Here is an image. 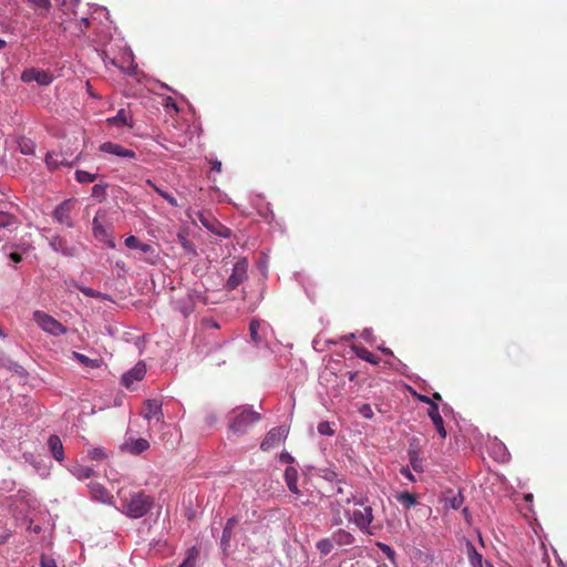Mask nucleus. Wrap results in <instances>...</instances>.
<instances>
[{
    "instance_id": "1",
    "label": "nucleus",
    "mask_w": 567,
    "mask_h": 567,
    "mask_svg": "<svg viewBox=\"0 0 567 567\" xmlns=\"http://www.w3.org/2000/svg\"><path fill=\"white\" fill-rule=\"evenodd\" d=\"M154 505L152 496L145 492H133L128 496L121 497L118 511L125 516L137 519L145 516Z\"/></svg>"
},
{
    "instance_id": "2",
    "label": "nucleus",
    "mask_w": 567,
    "mask_h": 567,
    "mask_svg": "<svg viewBox=\"0 0 567 567\" xmlns=\"http://www.w3.org/2000/svg\"><path fill=\"white\" fill-rule=\"evenodd\" d=\"M260 420V414L248 406H239L228 415L229 430L238 435L245 434L248 429Z\"/></svg>"
},
{
    "instance_id": "3",
    "label": "nucleus",
    "mask_w": 567,
    "mask_h": 567,
    "mask_svg": "<svg viewBox=\"0 0 567 567\" xmlns=\"http://www.w3.org/2000/svg\"><path fill=\"white\" fill-rule=\"evenodd\" d=\"M351 502H353L354 505L362 506L363 508L354 511L351 516L349 511H346V516L349 520H352L360 530L367 533L373 520L372 507L364 505L363 497H352Z\"/></svg>"
},
{
    "instance_id": "4",
    "label": "nucleus",
    "mask_w": 567,
    "mask_h": 567,
    "mask_svg": "<svg viewBox=\"0 0 567 567\" xmlns=\"http://www.w3.org/2000/svg\"><path fill=\"white\" fill-rule=\"evenodd\" d=\"M34 321L48 333L52 336H62L66 332V328L50 315L35 311L33 313Z\"/></svg>"
},
{
    "instance_id": "5",
    "label": "nucleus",
    "mask_w": 567,
    "mask_h": 567,
    "mask_svg": "<svg viewBox=\"0 0 567 567\" xmlns=\"http://www.w3.org/2000/svg\"><path fill=\"white\" fill-rule=\"evenodd\" d=\"M53 74L49 71L29 68L21 73V81L24 83L37 82L39 85L45 86L53 82Z\"/></svg>"
},
{
    "instance_id": "6",
    "label": "nucleus",
    "mask_w": 567,
    "mask_h": 567,
    "mask_svg": "<svg viewBox=\"0 0 567 567\" xmlns=\"http://www.w3.org/2000/svg\"><path fill=\"white\" fill-rule=\"evenodd\" d=\"M288 436V429L285 425H280L271 429L262 440L260 447L264 451L278 447Z\"/></svg>"
},
{
    "instance_id": "7",
    "label": "nucleus",
    "mask_w": 567,
    "mask_h": 567,
    "mask_svg": "<svg viewBox=\"0 0 567 567\" xmlns=\"http://www.w3.org/2000/svg\"><path fill=\"white\" fill-rule=\"evenodd\" d=\"M125 246L130 249H138L144 255V260L151 265H154L157 262L158 255L156 254L155 249L145 243L140 241L135 236L131 235L125 238Z\"/></svg>"
},
{
    "instance_id": "8",
    "label": "nucleus",
    "mask_w": 567,
    "mask_h": 567,
    "mask_svg": "<svg viewBox=\"0 0 567 567\" xmlns=\"http://www.w3.org/2000/svg\"><path fill=\"white\" fill-rule=\"evenodd\" d=\"M248 262L245 258L238 260L233 268V272L229 276L226 288L228 290L236 289L240 284L247 279Z\"/></svg>"
},
{
    "instance_id": "9",
    "label": "nucleus",
    "mask_w": 567,
    "mask_h": 567,
    "mask_svg": "<svg viewBox=\"0 0 567 567\" xmlns=\"http://www.w3.org/2000/svg\"><path fill=\"white\" fill-rule=\"evenodd\" d=\"M74 199H66L62 202L60 205H58L56 208L53 210L54 220L69 228L73 227L71 213L74 208Z\"/></svg>"
},
{
    "instance_id": "10",
    "label": "nucleus",
    "mask_w": 567,
    "mask_h": 567,
    "mask_svg": "<svg viewBox=\"0 0 567 567\" xmlns=\"http://www.w3.org/2000/svg\"><path fill=\"white\" fill-rule=\"evenodd\" d=\"M412 393L414 395H416L420 401L430 404V409L427 411L429 417L433 422L434 426L441 425L444 421H443V419L441 416V413H440V410H439V404H437V402L442 401V398H441L440 393L434 392V398L433 399H430V398H427L425 395H421V394H419V392H412Z\"/></svg>"
},
{
    "instance_id": "11",
    "label": "nucleus",
    "mask_w": 567,
    "mask_h": 567,
    "mask_svg": "<svg viewBox=\"0 0 567 567\" xmlns=\"http://www.w3.org/2000/svg\"><path fill=\"white\" fill-rule=\"evenodd\" d=\"M146 374V364L142 361L137 362L130 371L123 374L122 384L125 388L133 386L135 381H141Z\"/></svg>"
},
{
    "instance_id": "12",
    "label": "nucleus",
    "mask_w": 567,
    "mask_h": 567,
    "mask_svg": "<svg viewBox=\"0 0 567 567\" xmlns=\"http://www.w3.org/2000/svg\"><path fill=\"white\" fill-rule=\"evenodd\" d=\"M237 523L238 520L235 517H231L226 522V525L223 529V535L220 538V548L225 556H228L233 553L230 539L233 537V529L237 525Z\"/></svg>"
},
{
    "instance_id": "13",
    "label": "nucleus",
    "mask_w": 567,
    "mask_h": 567,
    "mask_svg": "<svg viewBox=\"0 0 567 567\" xmlns=\"http://www.w3.org/2000/svg\"><path fill=\"white\" fill-rule=\"evenodd\" d=\"M100 151L103 153H109L118 157L124 158H136V153L132 150L125 148L122 145L113 142H105L100 145Z\"/></svg>"
},
{
    "instance_id": "14",
    "label": "nucleus",
    "mask_w": 567,
    "mask_h": 567,
    "mask_svg": "<svg viewBox=\"0 0 567 567\" xmlns=\"http://www.w3.org/2000/svg\"><path fill=\"white\" fill-rule=\"evenodd\" d=\"M87 488L91 497L94 501L101 502L103 504L112 505L113 496L109 493V491L97 482H91L87 484Z\"/></svg>"
},
{
    "instance_id": "15",
    "label": "nucleus",
    "mask_w": 567,
    "mask_h": 567,
    "mask_svg": "<svg viewBox=\"0 0 567 567\" xmlns=\"http://www.w3.org/2000/svg\"><path fill=\"white\" fill-rule=\"evenodd\" d=\"M19 218L8 212L0 210V241L4 238L6 231H12L20 226Z\"/></svg>"
},
{
    "instance_id": "16",
    "label": "nucleus",
    "mask_w": 567,
    "mask_h": 567,
    "mask_svg": "<svg viewBox=\"0 0 567 567\" xmlns=\"http://www.w3.org/2000/svg\"><path fill=\"white\" fill-rule=\"evenodd\" d=\"M150 443L145 439H130L122 445V450L133 455H140L148 450Z\"/></svg>"
},
{
    "instance_id": "17",
    "label": "nucleus",
    "mask_w": 567,
    "mask_h": 567,
    "mask_svg": "<svg viewBox=\"0 0 567 567\" xmlns=\"http://www.w3.org/2000/svg\"><path fill=\"white\" fill-rule=\"evenodd\" d=\"M351 501H352L351 497H346V498H341V499H336L334 502L330 503V511L332 513V518H331L332 526L342 525L343 518L341 516V507L344 504H350Z\"/></svg>"
},
{
    "instance_id": "18",
    "label": "nucleus",
    "mask_w": 567,
    "mask_h": 567,
    "mask_svg": "<svg viewBox=\"0 0 567 567\" xmlns=\"http://www.w3.org/2000/svg\"><path fill=\"white\" fill-rule=\"evenodd\" d=\"M143 416L147 420L162 417V402L158 400H147L143 410Z\"/></svg>"
},
{
    "instance_id": "19",
    "label": "nucleus",
    "mask_w": 567,
    "mask_h": 567,
    "mask_svg": "<svg viewBox=\"0 0 567 567\" xmlns=\"http://www.w3.org/2000/svg\"><path fill=\"white\" fill-rule=\"evenodd\" d=\"M48 446L52 453V456L58 462H62L64 460L63 444L58 435H50L48 440Z\"/></svg>"
},
{
    "instance_id": "20",
    "label": "nucleus",
    "mask_w": 567,
    "mask_h": 567,
    "mask_svg": "<svg viewBox=\"0 0 567 567\" xmlns=\"http://www.w3.org/2000/svg\"><path fill=\"white\" fill-rule=\"evenodd\" d=\"M106 123L112 126L133 127L132 116L124 109H121L115 116L109 117Z\"/></svg>"
},
{
    "instance_id": "21",
    "label": "nucleus",
    "mask_w": 567,
    "mask_h": 567,
    "mask_svg": "<svg viewBox=\"0 0 567 567\" xmlns=\"http://www.w3.org/2000/svg\"><path fill=\"white\" fill-rule=\"evenodd\" d=\"M285 482L289 488V491L296 495H298L299 488L297 485L298 482V471L293 466H288L285 471Z\"/></svg>"
},
{
    "instance_id": "22",
    "label": "nucleus",
    "mask_w": 567,
    "mask_h": 567,
    "mask_svg": "<svg viewBox=\"0 0 567 567\" xmlns=\"http://www.w3.org/2000/svg\"><path fill=\"white\" fill-rule=\"evenodd\" d=\"M491 454L498 462L506 463L509 461V453L502 442H494L492 444Z\"/></svg>"
},
{
    "instance_id": "23",
    "label": "nucleus",
    "mask_w": 567,
    "mask_h": 567,
    "mask_svg": "<svg viewBox=\"0 0 567 567\" xmlns=\"http://www.w3.org/2000/svg\"><path fill=\"white\" fill-rule=\"evenodd\" d=\"M199 220L202 221V224L208 228L209 230L218 234L219 236H223V237H228L229 236V233L230 230L228 228H225L220 225H218V227H220V230H218L215 225H217V221L214 220L213 218L209 219L208 217H206L204 214H199Z\"/></svg>"
},
{
    "instance_id": "24",
    "label": "nucleus",
    "mask_w": 567,
    "mask_h": 567,
    "mask_svg": "<svg viewBox=\"0 0 567 567\" xmlns=\"http://www.w3.org/2000/svg\"><path fill=\"white\" fill-rule=\"evenodd\" d=\"M466 553L472 567H483V557L471 542H466Z\"/></svg>"
},
{
    "instance_id": "25",
    "label": "nucleus",
    "mask_w": 567,
    "mask_h": 567,
    "mask_svg": "<svg viewBox=\"0 0 567 567\" xmlns=\"http://www.w3.org/2000/svg\"><path fill=\"white\" fill-rule=\"evenodd\" d=\"M194 295H187L177 301V308L184 317H188L194 311Z\"/></svg>"
},
{
    "instance_id": "26",
    "label": "nucleus",
    "mask_w": 567,
    "mask_h": 567,
    "mask_svg": "<svg viewBox=\"0 0 567 567\" xmlns=\"http://www.w3.org/2000/svg\"><path fill=\"white\" fill-rule=\"evenodd\" d=\"M73 358L78 360L82 365L89 368V369H96L101 367L102 360L101 359H91L80 352H73Z\"/></svg>"
},
{
    "instance_id": "27",
    "label": "nucleus",
    "mask_w": 567,
    "mask_h": 567,
    "mask_svg": "<svg viewBox=\"0 0 567 567\" xmlns=\"http://www.w3.org/2000/svg\"><path fill=\"white\" fill-rule=\"evenodd\" d=\"M332 539L339 545H352L354 543L353 535L344 529H338L333 534Z\"/></svg>"
},
{
    "instance_id": "28",
    "label": "nucleus",
    "mask_w": 567,
    "mask_h": 567,
    "mask_svg": "<svg viewBox=\"0 0 567 567\" xmlns=\"http://www.w3.org/2000/svg\"><path fill=\"white\" fill-rule=\"evenodd\" d=\"M61 155L54 152H48L45 155V164L49 169H56L61 165H66L64 159H60Z\"/></svg>"
},
{
    "instance_id": "29",
    "label": "nucleus",
    "mask_w": 567,
    "mask_h": 567,
    "mask_svg": "<svg viewBox=\"0 0 567 567\" xmlns=\"http://www.w3.org/2000/svg\"><path fill=\"white\" fill-rule=\"evenodd\" d=\"M18 147L24 155H33L35 152V143L27 137H22L18 141Z\"/></svg>"
},
{
    "instance_id": "30",
    "label": "nucleus",
    "mask_w": 567,
    "mask_h": 567,
    "mask_svg": "<svg viewBox=\"0 0 567 567\" xmlns=\"http://www.w3.org/2000/svg\"><path fill=\"white\" fill-rule=\"evenodd\" d=\"M71 473L79 480L89 478L94 474L92 467L84 465H75L71 468Z\"/></svg>"
},
{
    "instance_id": "31",
    "label": "nucleus",
    "mask_w": 567,
    "mask_h": 567,
    "mask_svg": "<svg viewBox=\"0 0 567 567\" xmlns=\"http://www.w3.org/2000/svg\"><path fill=\"white\" fill-rule=\"evenodd\" d=\"M198 554L199 551L196 547L189 548L187 550L185 559L178 567H196Z\"/></svg>"
},
{
    "instance_id": "32",
    "label": "nucleus",
    "mask_w": 567,
    "mask_h": 567,
    "mask_svg": "<svg viewBox=\"0 0 567 567\" xmlns=\"http://www.w3.org/2000/svg\"><path fill=\"white\" fill-rule=\"evenodd\" d=\"M96 174H92L86 171L78 169L75 172V179L81 184L93 183L96 179Z\"/></svg>"
},
{
    "instance_id": "33",
    "label": "nucleus",
    "mask_w": 567,
    "mask_h": 567,
    "mask_svg": "<svg viewBox=\"0 0 567 567\" xmlns=\"http://www.w3.org/2000/svg\"><path fill=\"white\" fill-rule=\"evenodd\" d=\"M333 539L322 538L317 543V549L321 555L327 556L333 549Z\"/></svg>"
},
{
    "instance_id": "34",
    "label": "nucleus",
    "mask_w": 567,
    "mask_h": 567,
    "mask_svg": "<svg viewBox=\"0 0 567 567\" xmlns=\"http://www.w3.org/2000/svg\"><path fill=\"white\" fill-rule=\"evenodd\" d=\"M260 324L261 322L258 319H252L249 324L250 338L256 344H259L261 341V337L258 333Z\"/></svg>"
},
{
    "instance_id": "35",
    "label": "nucleus",
    "mask_w": 567,
    "mask_h": 567,
    "mask_svg": "<svg viewBox=\"0 0 567 567\" xmlns=\"http://www.w3.org/2000/svg\"><path fill=\"white\" fill-rule=\"evenodd\" d=\"M396 499L408 508L416 504L415 496L413 494H410L409 492H403L399 494Z\"/></svg>"
},
{
    "instance_id": "36",
    "label": "nucleus",
    "mask_w": 567,
    "mask_h": 567,
    "mask_svg": "<svg viewBox=\"0 0 567 567\" xmlns=\"http://www.w3.org/2000/svg\"><path fill=\"white\" fill-rule=\"evenodd\" d=\"M93 234L99 239H104L107 236L105 227L97 217L93 219Z\"/></svg>"
},
{
    "instance_id": "37",
    "label": "nucleus",
    "mask_w": 567,
    "mask_h": 567,
    "mask_svg": "<svg viewBox=\"0 0 567 567\" xmlns=\"http://www.w3.org/2000/svg\"><path fill=\"white\" fill-rule=\"evenodd\" d=\"M410 464L415 472H423L422 460L419 457L417 452L409 451Z\"/></svg>"
},
{
    "instance_id": "38",
    "label": "nucleus",
    "mask_w": 567,
    "mask_h": 567,
    "mask_svg": "<svg viewBox=\"0 0 567 567\" xmlns=\"http://www.w3.org/2000/svg\"><path fill=\"white\" fill-rule=\"evenodd\" d=\"M87 455L91 460L103 461L107 457V453L103 447H93L87 451Z\"/></svg>"
},
{
    "instance_id": "39",
    "label": "nucleus",
    "mask_w": 567,
    "mask_h": 567,
    "mask_svg": "<svg viewBox=\"0 0 567 567\" xmlns=\"http://www.w3.org/2000/svg\"><path fill=\"white\" fill-rule=\"evenodd\" d=\"M318 433L321 435L332 436L334 435V429L332 427V424L328 421H322L318 424Z\"/></svg>"
},
{
    "instance_id": "40",
    "label": "nucleus",
    "mask_w": 567,
    "mask_h": 567,
    "mask_svg": "<svg viewBox=\"0 0 567 567\" xmlns=\"http://www.w3.org/2000/svg\"><path fill=\"white\" fill-rule=\"evenodd\" d=\"M154 190L161 196L163 197L165 200H167L172 206L174 207H177L178 206V203L176 200V198L174 196H172L171 194H168L167 192L158 188L157 186H154Z\"/></svg>"
},
{
    "instance_id": "41",
    "label": "nucleus",
    "mask_w": 567,
    "mask_h": 567,
    "mask_svg": "<svg viewBox=\"0 0 567 567\" xmlns=\"http://www.w3.org/2000/svg\"><path fill=\"white\" fill-rule=\"evenodd\" d=\"M358 355L368 361V362H371L373 364H377L378 363V360H377V355L373 354L372 352H370L369 350L367 349H361V351L358 353Z\"/></svg>"
},
{
    "instance_id": "42",
    "label": "nucleus",
    "mask_w": 567,
    "mask_h": 567,
    "mask_svg": "<svg viewBox=\"0 0 567 567\" xmlns=\"http://www.w3.org/2000/svg\"><path fill=\"white\" fill-rule=\"evenodd\" d=\"M358 412L364 417V419H372L373 417V411L370 404H362L358 408Z\"/></svg>"
},
{
    "instance_id": "43",
    "label": "nucleus",
    "mask_w": 567,
    "mask_h": 567,
    "mask_svg": "<svg viewBox=\"0 0 567 567\" xmlns=\"http://www.w3.org/2000/svg\"><path fill=\"white\" fill-rule=\"evenodd\" d=\"M28 2L37 9L49 10L51 7L50 0H28Z\"/></svg>"
},
{
    "instance_id": "44",
    "label": "nucleus",
    "mask_w": 567,
    "mask_h": 567,
    "mask_svg": "<svg viewBox=\"0 0 567 567\" xmlns=\"http://www.w3.org/2000/svg\"><path fill=\"white\" fill-rule=\"evenodd\" d=\"M178 241L179 244L183 246L184 249H186L187 251H194V248H193V245L192 243L187 239L186 235L184 234H178Z\"/></svg>"
},
{
    "instance_id": "45",
    "label": "nucleus",
    "mask_w": 567,
    "mask_h": 567,
    "mask_svg": "<svg viewBox=\"0 0 567 567\" xmlns=\"http://www.w3.org/2000/svg\"><path fill=\"white\" fill-rule=\"evenodd\" d=\"M105 195V186L101 184H95L92 187V196L96 198H102Z\"/></svg>"
},
{
    "instance_id": "46",
    "label": "nucleus",
    "mask_w": 567,
    "mask_h": 567,
    "mask_svg": "<svg viewBox=\"0 0 567 567\" xmlns=\"http://www.w3.org/2000/svg\"><path fill=\"white\" fill-rule=\"evenodd\" d=\"M23 458L25 462L32 464L38 472H40V462L37 461L32 453H23Z\"/></svg>"
},
{
    "instance_id": "47",
    "label": "nucleus",
    "mask_w": 567,
    "mask_h": 567,
    "mask_svg": "<svg viewBox=\"0 0 567 567\" xmlns=\"http://www.w3.org/2000/svg\"><path fill=\"white\" fill-rule=\"evenodd\" d=\"M379 548L388 556V558L393 559L394 558V550L385 544H378Z\"/></svg>"
},
{
    "instance_id": "48",
    "label": "nucleus",
    "mask_w": 567,
    "mask_h": 567,
    "mask_svg": "<svg viewBox=\"0 0 567 567\" xmlns=\"http://www.w3.org/2000/svg\"><path fill=\"white\" fill-rule=\"evenodd\" d=\"M40 566L41 567H56V564L53 558L42 556Z\"/></svg>"
},
{
    "instance_id": "49",
    "label": "nucleus",
    "mask_w": 567,
    "mask_h": 567,
    "mask_svg": "<svg viewBox=\"0 0 567 567\" xmlns=\"http://www.w3.org/2000/svg\"><path fill=\"white\" fill-rule=\"evenodd\" d=\"M400 473H401L402 476L408 478L410 482H415L416 481L415 476L412 474V472L410 471L409 467H402L400 470Z\"/></svg>"
},
{
    "instance_id": "50",
    "label": "nucleus",
    "mask_w": 567,
    "mask_h": 567,
    "mask_svg": "<svg viewBox=\"0 0 567 567\" xmlns=\"http://www.w3.org/2000/svg\"><path fill=\"white\" fill-rule=\"evenodd\" d=\"M164 106H165L166 109H173L175 112H178L177 104H176L175 100H174L173 97H171V96H167V97L165 99Z\"/></svg>"
},
{
    "instance_id": "51",
    "label": "nucleus",
    "mask_w": 567,
    "mask_h": 567,
    "mask_svg": "<svg viewBox=\"0 0 567 567\" xmlns=\"http://www.w3.org/2000/svg\"><path fill=\"white\" fill-rule=\"evenodd\" d=\"M462 503H463L462 497H456V496H455V497H453L452 499H450V505H451V507H452V508H454V509L460 508V507H461V505H462Z\"/></svg>"
},
{
    "instance_id": "52",
    "label": "nucleus",
    "mask_w": 567,
    "mask_h": 567,
    "mask_svg": "<svg viewBox=\"0 0 567 567\" xmlns=\"http://www.w3.org/2000/svg\"><path fill=\"white\" fill-rule=\"evenodd\" d=\"M187 295H194V305L197 301L205 302L204 296L200 292L196 291V290L189 291Z\"/></svg>"
},
{
    "instance_id": "53",
    "label": "nucleus",
    "mask_w": 567,
    "mask_h": 567,
    "mask_svg": "<svg viewBox=\"0 0 567 567\" xmlns=\"http://www.w3.org/2000/svg\"><path fill=\"white\" fill-rule=\"evenodd\" d=\"M210 168L214 172L220 173L221 172V162L215 159L210 162Z\"/></svg>"
},
{
    "instance_id": "54",
    "label": "nucleus",
    "mask_w": 567,
    "mask_h": 567,
    "mask_svg": "<svg viewBox=\"0 0 567 567\" xmlns=\"http://www.w3.org/2000/svg\"><path fill=\"white\" fill-rule=\"evenodd\" d=\"M9 258H10L13 262H16V264H18V262L22 261V256H21L19 252H16V251H14V252H11V254L9 255Z\"/></svg>"
},
{
    "instance_id": "55",
    "label": "nucleus",
    "mask_w": 567,
    "mask_h": 567,
    "mask_svg": "<svg viewBox=\"0 0 567 567\" xmlns=\"http://www.w3.org/2000/svg\"><path fill=\"white\" fill-rule=\"evenodd\" d=\"M435 429L442 439L446 437V430L444 427V422L441 425L435 426Z\"/></svg>"
},
{
    "instance_id": "56",
    "label": "nucleus",
    "mask_w": 567,
    "mask_h": 567,
    "mask_svg": "<svg viewBox=\"0 0 567 567\" xmlns=\"http://www.w3.org/2000/svg\"><path fill=\"white\" fill-rule=\"evenodd\" d=\"M280 460L282 462H286V463H292L293 462V457L289 453H282L280 455Z\"/></svg>"
},
{
    "instance_id": "57",
    "label": "nucleus",
    "mask_w": 567,
    "mask_h": 567,
    "mask_svg": "<svg viewBox=\"0 0 567 567\" xmlns=\"http://www.w3.org/2000/svg\"><path fill=\"white\" fill-rule=\"evenodd\" d=\"M80 290L85 295V296H89V297H93L95 293H94V290L91 289V288H87V287H82L80 288Z\"/></svg>"
},
{
    "instance_id": "58",
    "label": "nucleus",
    "mask_w": 567,
    "mask_h": 567,
    "mask_svg": "<svg viewBox=\"0 0 567 567\" xmlns=\"http://www.w3.org/2000/svg\"><path fill=\"white\" fill-rule=\"evenodd\" d=\"M89 24H90L89 19H87V18H82V19L80 20V24H79V25H80L81 31L83 30V28H87V27H89Z\"/></svg>"
},
{
    "instance_id": "59",
    "label": "nucleus",
    "mask_w": 567,
    "mask_h": 567,
    "mask_svg": "<svg viewBox=\"0 0 567 567\" xmlns=\"http://www.w3.org/2000/svg\"><path fill=\"white\" fill-rule=\"evenodd\" d=\"M86 87H87V93H89L91 96H93V97H97V95H95V94L93 93V90H92V87H91L90 82H86Z\"/></svg>"
},
{
    "instance_id": "60",
    "label": "nucleus",
    "mask_w": 567,
    "mask_h": 567,
    "mask_svg": "<svg viewBox=\"0 0 567 567\" xmlns=\"http://www.w3.org/2000/svg\"><path fill=\"white\" fill-rule=\"evenodd\" d=\"M7 47V41L3 39H0V51L3 50Z\"/></svg>"
},
{
    "instance_id": "61",
    "label": "nucleus",
    "mask_w": 567,
    "mask_h": 567,
    "mask_svg": "<svg viewBox=\"0 0 567 567\" xmlns=\"http://www.w3.org/2000/svg\"><path fill=\"white\" fill-rule=\"evenodd\" d=\"M146 184H147L148 186L153 187V188H154V186H156V185H155L151 179H147V181H146Z\"/></svg>"
},
{
    "instance_id": "62",
    "label": "nucleus",
    "mask_w": 567,
    "mask_h": 567,
    "mask_svg": "<svg viewBox=\"0 0 567 567\" xmlns=\"http://www.w3.org/2000/svg\"><path fill=\"white\" fill-rule=\"evenodd\" d=\"M146 184H147L148 186L153 187V188H154V186H156V185H155L151 179H147V181H146Z\"/></svg>"
},
{
    "instance_id": "63",
    "label": "nucleus",
    "mask_w": 567,
    "mask_h": 567,
    "mask_svg": "<svg viewBox=\"0 0 567 567\" xmlns=\"http://www.w3.org/2000/svg\"><path fill=\"white\" fill-rule=\"evenodd\" d=\"M332 476H336V473H332L331 475H326V478L330 480Z\"/></svg>"
},
{
    "instance_id": "64",
    "label": "nucleus",
    "mask_w": 567,
    "mask_h": 567,
    "mask_svg": "<svg viewBox=\"0 0 567 567\" xmlns=\"http://www.w3.org/2000/svg\"><path fill=\"white\" fill-rule=\"evenodd\" d=\"M332 476H336V473H332L331 475H326V478L330 480Z\"/></svg>"
}]
</instances>
